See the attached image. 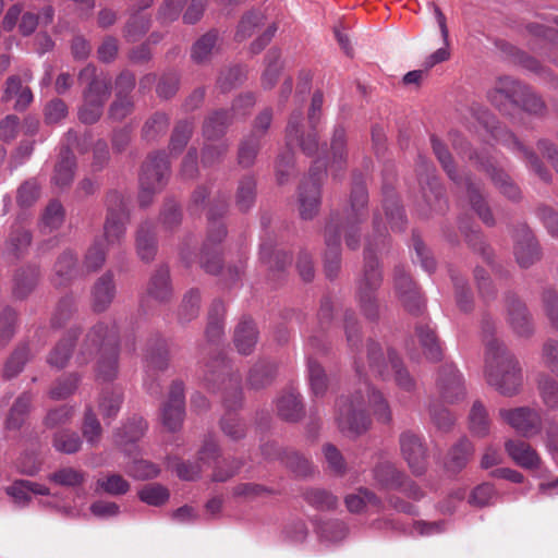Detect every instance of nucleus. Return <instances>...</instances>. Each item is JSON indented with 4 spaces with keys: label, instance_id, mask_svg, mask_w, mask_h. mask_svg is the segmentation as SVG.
Masks as SVG:
<instances>
[{
    "label": "nucleus",
    "instance_id": "f257e3e1",
    "mask_svg": "<svg viewBox=\"0 0 558 558\" xmlns=\"http://www.w3.org/2000/svg\"><path fill=\"white\" fill-rule=\"evenodd\" d=\"M365 396L378 422L388 424L391 421L388 401L380 391L364 381L352 396H342L336 402L335 421L338 429L345 437L356 438L371 427L372 421L364 409Z\"/></svg>",
    "mask_w": 558,
    "mask_h": 558
},
{
    "label": "nucleus",
    "instance_id": "f03ea898",
    "mask_svg": "<svg viewBox=\"0 0 558 558\" xmlns=\"http://www.w3.org/2000/svg\"><path fill=\"white\" fill-rule=\"evenodd\" d=\"M388 230L381 221L379 211L373 216V233L366 238L362 276L357 281L356 299L364 316L371 320L379 317L377 291L383 281L378 259L374 253L388 243Z\"/></svg>",
    "mask_w": 558,
    "mask_h": 558
},
{
    "label": "nucleus",
    "instance_id": "7ed1b4c3",
    "mask_svg": "<svg viewBox=\"0 0 558 558\" xmlns=\"http://www.w3.org/2000/svg\"><path fill=\"white\" fill-rule=\"evenodd\" d=\"M98 353L96 376L104 381L118 374L119 330L114 323L99 322L85 335L77 353V362L87 364Z\"/></svg>",
    "mask_w": 558,
    "mask_h": 558
},
{
    "label": "nucleus",
    "instance_id": "20e7f679",
    "mask_svg": "<svg viewBox=\"0 0 558 558\" xmlns=\"http://www.w3.org/2000/svg\"><path fill=\"white\" fill-rule=\"evenodd\" d=\"M487 383L504 396L517 395L522 386V373L518 360L508 352L499 339L487 341Z\"/></svg>",
    "mask_w": 558,
    "mask_h": 558
},
{
    "label": "nucleus",
    "instance_id": "39448f33",
    "mask_svg": "<svg viewBox=\"0 0 558 558\" xmlns=\"http://www.w3.org/2000/svg\"><path fill=\"white\" fill-rule=\"evenodd\" d=\"M227 235L225 225L216 217L214 209L208 213V232L203 244L199 264L209 275L220 276L226 286H232L240 280L244 271V262L239 260L234 265H229L226 269L221 265L220 244Z\"/></svg>",
    "mask_w": 558,
    "mask_h": 558
},
{
    "label": "nucleus",
    "instance_id": "423d86ee",
    "mask_svg": "<svg viewBox=\"0 0 558 558\" xmlns=\"http://www.w3.org/2000/svg\"><path fill=\"white\" fill-rule=\"evenodd\" d=\"M368 217V193L362 179L354 174L348 204L342 209V218H331L327 225L337 226L343 232L348 248L356 251L361 244V225Z\"/></svg>",
    "mask_w": 558,
    "mask_h": 558
},
{
    "label": "nucleus",
    "instance_id": "0eeeda50",
    "mask_svg": "<svg viewBox=\"0 0 558 558\" xmlns=\"http://www.w3.org/2000/svg\"><path fill=\"white\" fill-rule=\"evenodd\" d=\"M430 143L434 155L448 178L458 186L465 187L472 208L486 226L493 227L495 219L481 193L480 184L474 182L470 175L462 177L458 173L451 153L438 137L432 136Z\"/></svg>",
    "mask_w": 558,
    "mask_h": 558
},
{
    "label": "nucleus",
    "instance_id": "6e6552de",
    "mask_svg": "<svg viewBox=\"0 0 558 558\" xmlns=\"http://www.w3.org/2000/svg\"><path fill=\"white\" fill-rule=\"evenodd\" d=\"M367 359L369 368L381 379L392 378L397 387L405 392H413L416 381L404 367L403 362L393 350L385 355L381 347L373 340L367 342Z\"/></svg>",
    "mask_w": 558,
    "mask_h": 558
},
{
    "label": "nucleus",
    "instance_id": "1a4fd4ad",
    "mask_svg": "<svg viewBox=\"0 0 558 558\" xmlns=\"http://www.w3.org/2000/svg\"><path fill=\"white\" fill-rule=\"evenodd\" d=\"M203 380L208 388L216 390L223 386L226 391L225 405L233 410L242 400L241 378L230 374V366L225 356L217 354L205 364Z\"/></svg>",
    "mask_w": 558,
    "mask_h": 558
},
{
    "label": "nucleus",
    "instance_id": "9d476101",
    "mask_svg": "<svg viewBox=\"0 0 558 558\" xmlns=\"http://www.w3.org/2000/svg\"><path fill=\"white\" fill-rule=\"evenodd\" d=\"M170 162L165 151L150 154L142 166L140 174L138 202L141 207H148L153 196L159 193L168 182Z\"/></svg>",
    "mask_w": 558,
    "mask_h": 558
},
{
    "label": "nucleus",
    "instance_id": "9b49d317",
    "mask_svg": "<svg viewBox=\"0 0 558 558\" xmlns=\"http://www.w3.org/2000/svg\"><path fill=\"white\" fill-rule=\"evenodd\" d=\"M170 365V350L166 339L154 336L148 339L144 351V386L153 396H159L161 385L158 375L166 372Z\"/></svg>",
    "mask_w": 558,
    "mask_h": 558
},
{
    "label": "nucleus",
    "instance_id": "f8f14e48",
    "mask_svg": "<svg viewBox=\"0 0 558 558\" xmlns=\"http://www.w3.org/2000/svg\"><path fill=\"white\" fill-rule=\"evenodd\" d=\"M326 175V162L317 159L313 162L308 177L302 181L298 192L300 216L304 220L313 219L322 203V183Z\"/></svg>",
    "mask_w": 558,
    "mask_h": 558
},
{
    "label": "nucleus",
    "instance_id": "ddd939ff",
    "mask_svg": "<svg viewBox=\"0 0 558 558\" xmlns=\"http://www.w3.org/2000/svg\"><path fill=\"white\" fill-rule=\"evenodd\" d=\"M106 219L104 223V238L107 245L120 246L126 234L130 213L124 197L117 191L108 193L106 198Z\"/></svg>",
    "mask_w": 558,
    "mask_h": 558
},
{
    "label": "nucleus",
    "instance_id": "4468645a",
    "mask_svg": "<svg viewBox=\"0 0 558 558\" xmlns=\"http://www.w3.org/2000/svg\"><path fill=\"white\" fill-rule=\"evenodd\" d=\"M185 416L184 384L173 380L167 400L160 407V422L170 433L181 429Z\"/></svg>",
    "mask_w": 558,
    "mask_h": 558
},
{
    "label": "nucleus",
    "instance_id": "2eb2a0df",
    "mask_svg": "<svg viewBox=\"0 0 558 558\" xmlns=\"http://www.w3.org/2000/svg\"><path fill=\"white\" fill-rule=\"evenodd\" d=\"M78 82L85 85L83 89L84 100H95L106 104L111 94V78L89 63L83 68L77 76Z\"/></svg>",
    "mask_w": 558,
    "mask_h": 558
},
{
    "label": "nucleus",
    "instance_id": "dca6fc26",
    "mask_svg": "<svg viewBox=\"0 0 558 558\" xmlns=\"http://www.w3.org/2000/svg\"><path fill=\"white\" fill-rule=\"evenodd\" d=\"M400 450L412 473L421 475L427 466V448L422 437L411 430H404L399 437Z\"/></svg>",
    "mask_w": 558,
    "mask_h": 558
},
{
    "label": "nucleus",
    "instance_id": "f3484780",
    "mask_svg": "<svg viewBox=\"0 0 558 558\" xmlns=\"http://www.w3.org/2000/svg\"><path fill=\"white\" fill-rule=\"evenodd\" d=\"M393 283L396 294L404 308L412 315L421 314L425 307V302L417 287L403 267L397 266L395 268Z\"/></svg>",
    "mask_w": 558,
    "mask_h": 558
},
{
    "label": "nucleus",
    "instance_id": "a211bd4d",
    "mask_svg": "<svg viewBox=\"0 0 558 558\" xmlns=\"http://www.w3.org/2000/svg\"><path fill=\"white\" fill-rule=\"evenodd\" d=\"M500 417L523 436H533L539 433L542 417L537 410L529 407L515 409H500Z\"/></svg>",
    "mask_w": 558,
    "mask_h": 558
},
{
    "label": "nucleus",
    "instance_id": "6ab92c4d",
    "mask_svg": "<svg viewBox=\"0 0 558 558\" xmlns=\"http://www.w3.org/2000/svg\"><path fill=\"white\" fill-rule=\"evenodd\" d=\"M514 256L518 264L527 268L541 258V248L531 229L522 223L517 226L514 233Z\"/></svg>",
    "mask_w": 558,
    "mask_h": 558
},
{
    "label": "nucleus",
    "instance_id": "aec40b11",
    "mask_svg": "<svg viewBox=\"0 0 558 558\" xmlns=\"http://www.w3.org/2000/svg\"><path fill=\"white\" fill-rule=\"evenodd\" d=\"M436 387L440 398L447 403L459 401L465 395L462 376L452 364H444L439 368Z\"/></svg>",
    "mask_w": 558,
    "mask_h": 558
},
{
    "label": "nucleus",
    "instance_id": "412c9836",
    "mask_svg": "<svg viewBox=\"0 0 558 558\" xmlns=\"http://www.w3.org/2000/svg\"><path fill=\"white\" fill-rule=\"evenodd\" d=\"M329 170L335 179H340L348 166L349 149L347 129L342 124L335 125L330 136Z\"/></svg>",
    "mask_w": 558,
    "mask_h": 558
},
{
    "label": "nucleus",
    "instance_id": "4be33fe9",
    "mask_svg": "<svg viewBox=\"0 0 558 558\" xmlns=\"http://www.w3.org/2000/svg\"><path fill=\"white\" fill-rule=\"evenodd\" d=\"M507 320L512 331L521 338H530L534 333L532 317L525 304L514 294L506 296Z\"/></svg>",
    "mask_w": 558,
    "mask_h": 558
},
{
    "label": "nucleus",
    "instance_id": "5701e85b",
    "mask_svg": "<svg viewBox=\"0 0 558 558\" xmlns=\"http://www.w3.org/2000/svg\"><path fill=\"white\" fill-rule=\"evenodd\" d=\"M525 87L526 85L510 76L499 77L495 88L488 93V98L500 111L507 112L508 104L520 102Z\"/></svg>",
    "mask_w": 558,
    "mask_h": 558
},
{
    "label": "nucleus",
    "instance_id": "b1692460",
    "mask_svg": "<svg viewBox=\"0 0 558 558\" xmlns=\"http://www.w3.org/2000/svg\"><path fill=\"white\" fill-rule=\"evenodd\" d=\"M417 166L427 174L426 186H422L423 197L429 208L435 213H442L447 207L444 198L445 189L437 177L429 175V171L434 172V166L423 156H418Z\"/></svg>",
    "mask_w": 558,
    "mask_h": 558
},
{
    "label": "nucleus",
    "instance_id": "393cba45",
    "mask_svg": "<svg viewBox=\"0 0 558 558\" xmlns=\"http://www.w3.org/2000/svg\"><path fill=\"white\" fill-rule=\"evenodd\" d=\"M302 112L294 111L291 113L286 128V142L290 147L298 144L302 151L307 156H314L318 150V136L313 130L304 135L301 130Z\"/></svg>",
    "mask_w": 558,
    "mask_h": 558
},
{
    "label": "nucleus",
    "instance_id": "a878e982",
    "mask_svg": "<svg viewBox=\"0 0 558 558\" xmlns=\"http://www.w3.org/2000/svg\"><path fill=\"white\" fill-rule=\"evenodd\" d=\"M324 271L328 279L338 277L341 269V246L337 226L326 225L325 227Z\"/></svg>",
    "mask_w": 558,
    "mask_h": 558
},
{
    "label": "nucleus",
    "instance_id": "bb28decb",
    "mask_svg": "<svg viewBox=\"0 0 558 558\" xmlns=\"http://www.w3.org/2000/svg\"><path fill=\"white\" fill-rule=\"evenodd\" d=\"M81 331L80 326H73L64 333L47 355V363L50 367L62 369L66 366L72 356L74 343L81 335Z\"/></svg>",
    "mask_w": 558,
    "mask_h": 558
},
{
    "label": "nucleus",
    "instance_id": "cd10ccee",
    "mask_svg": "<svg viewBox=\"0 0 558 558\" xmlns=\"http://www.w3.org/2000/svg\"><path fill=\"white\" fill-rule=\"evenodd\" d=\"M276 410L281 420L291 423L299 422L305 414L302 396L292 389L283 391L278 397Z\"/></svg>",
    "mask_w": 558,
    "mask_h": 558
},
{
    "label": "nucleus",
    "instance_id": "c85d7f7f",
    "mask_svg": "<svg viewBox=\"0 0 558 558\" xmlns=\"http://www.w3.org/2000/svg\"><path fill=\"white\" fill-rule=\"evenodd\" d=\"M135 247L138 257L146 263L151 262L157 253L158 244L155 226L151 221H143L135 233Z\"/></svg>",
    "mask_w": 558,
    "mask_h": 558
},
{
    "label": "nucleus",
    "instance_id": "c756f323",
    "mask_svg": "<svg viewBox=\"0 0 558 558\" xmlns=\"http://www.w3.org/2000/svg\"><path fill=\"white\" fill-rule=\"evenodd\" d=\"M35 395L31 391L22 392L11 405L7 418L4 421V428L8 430H19L28 414L33 409V401Z\"/></svg>",
    "mask_w": 558,
    "mask_h": 558
},
{
    "label": "nucleus",
    "instance_id": "7c9ffc66",
    "mask_svg": "<svg viewBox=\"0 0 558 558\" xmlns=\"http://www.w3.org/2000/svg\"><path fill=\"white\" fill-rule=\"evenodd\" d=\"M116 295V284L110 271L97 279L92 290V306L94 312L102 313L112 303Z\"/></svg>",
    "mask_w": 558,
    "mask_h": 558
},
{
    "label": "nucleus",
    "instance_id": "2f4dec72",
    "mask_svg": "<svg viewBox=\"0 0 558 558\" xmlns=\"http://www.w3.org/2000/svg\"><path fill=\"white\" fill-rule=\"evenodd\" d=\"M12 98L16 99L14 104V109L16 111L26 110L34 99L31 88L23 86L21 77L17 75H11L7 78L1 100L3 102H8Z\"/></svg>",
    "mask_w": 558,
    "mask_h": 558
},
{
    "label": "nucleus",
    "instance_id": "473e14b6",
    "mask_svg": "<svg viewBox=\"0 0 558 558\" xmlns=\"http://www.w3.org/2000/svg\"><path fill=\"white\" fill-rule=\"evenodd\" d=\"M473 454V444L466 437H461L449 449L445 466L449 472L458 473L466 466Z\"/></svg>",
    "mask_w": 558,
    "mask_h": 558
},
{
    "label": "nucleus",
    "instance_id": "72a5a7b5",
    "mask_svg": "<svg viewBox=\"0 0 558 558\" xmlns=\"http://www.w3.org/2000/svg\"><path fill=\"white\" fill-rule=\"evenodd\" d=\"M505 449L509 457L520 466L525 469H536L539 465L537 452L525 441L507 440Z\"/></svg>",
    "mask_w": 558,
    "mask_h": 558
},
{
    "label": "nucleus",
    "instance_id": "f704fd0d",
    "mask_svg": "<svg viewBox=\"0 0 558 558\" xmlns=\"http://www.w3.org/2000/svg\"><path fill=\"white\" fill-rule=\"evenodd\" d=\"M5 492L22 507L31 501L32 495L48 496L50 494L47 486L26 480L15 481L7 487Z\"/></svg>",
    "mask_w": 558,
    "mask_h": 558
},
{
    "label": "nucleus",
    "instance_id": "c9c22d12",
    "mask_svg": "<svg viewBox=\"0 0 558 558\" xmlns=\"http://www.w3.org/2000/svg\"><path fill=\"white\" fill-rule=\"evenodd\" d=\"M502 138L501 141L505 142L506 145H508L511 149L519 151L522 157L527 161L531 169L545 182H548L550 179V173L547 171V169L542 165L538 157L535 155L534 151L530 150L525 146H523L522 143L519 142V140L515 137V135L509 131H501Z\"/></svg>",
    "mask_w": 558,
    "mask_h": 558
},
{
    "label": "nucleus",
    "instance_id": "e433bc0d",
    "mask_svg": "<svg viewBox=\"0 0 558 558\" xmlns=\"http://www.w3.org/2000/svg\"><path fill=\"white\" fill-rule=\"evenodd\" d=\"M233 121L230 111L219 109L210 112L203 122V135L208 141L218 140L225 135Z\"/></svg>",
    "mask_w": 558,
    "mask_h": 558
},
{
    "label": "nucleus",
    "instance_id": "4c0bfd02",
    "mask_svg": "<svg viewBox=\"0 0 558 558\" xmlns=\"http://www.w3.org/2000/svg\"><path fill=\"white\" fill-rule=\"evenodd\" d=\"M40 272L36 266H26L17 269L13 278V295L20 300L27 298L36 288Z\"/></svg>",
    "mask_w": 558,
    "mask_h": 558
},
{
    "label": "nucleus",
    "instance_id": "58836bf2",
    "mask_svg": "<svg viewBox=\"0 0 558 558\" xmlns=\"http://www.w3.org/2000/svg\"><path fill=\"white\" fill-rule=\"evenodd\" d=\"M75 169L76 158L73 151L61 149L51 178L52 183L61 189L69 186L74 179Z\"/></svg>",
    "mask_w": 558,
    "mask_h": 558
},
{
    "label": "nucleus",
    "instance_id": "ea45409f",
    "mask_svg": "<svg viewBox=\"0 0 558 558\" xmlns=\"http://www.w3.org/2000/svg\"><path fill=\"white\" fill-rule=\"evenodd\" d=\"M258 331L255 323L250 318H243L234 330L233 341L241 354H251L257 343Z\"/></svg>",
    "mask_w": 558,
    "mask_h": 558
},
{
    "label": "nucleus",
    "instance_id": "a19ab883",
    "mask_svg": "<svg viewBox=\"0 0 558 558\" xmlns=\"http://www.w3.org/2000/svg\"><path fill=\"white\" fill-rule=\"evenodd\" d=\"M373 476L377 485L384 489H399L404 484V473L388 461L376 464L373 469Z\"/></svg>",
    "mask_w": 558,
    "mask_h": 558
},
{
    "label": "nucleus",
    "instance_id": "79ce46f5",
    "mask_svg": "<svg viewBox=\"0 0 558 558\" xmlns=\"http://www.w3.org/2000/svg\"><path fill=\"white\" fill-rule=\"evenodd\" d=\"M65 220V209L60 201L51 199L43 209L38 228L43 233H51L62 227Z\"/></svg>",
    "mask_w": 558,
    "mask_h": 558
},
{
    "label": "nucleus",
    "instance_id": "37998d69",
    "mask_svg": "<svg viewBox=\"0 0 558 558\" xmlns=\"http://www.w3.org/2000/svg\"><path fill=\"white\" fill-rule=\"evenodd\" d=\"M147 293L154 300L165 303L168 302L172 296V287L170 283V274L167 266H160L153 274L148 287Z\"/></svg>",
    "mask_w": 558,
    "mask_h": 558
},
{
    "label": "nucleus",
    "instance_id": "c03bdc74",
    "mask_svg": "<svg viewBox=\"0 0 558 558\" xmlns=\"http://www.w3.org/2000/svg\"><path fill=\"white\" fill-rule=\"evenodd\" d=\"M259 256L272 272H282L291 264V256L282 250H277L271 240L262 243Z\"/></svg>",
    "mask_w": 558,
    "mask_h": 558
},
{
    "label": "nucleus",
    "instance_id": "a18cd8bd",
    "mask_svg": "<svg viewBox=\"0 0 558 558\" xmlns=\"http://www.w3.org/2000/svg\"><path fill=\"white\" fill-rule=\"evenodd\" d=\"M383 209L391 230L395 232L403 231L407 225V217L391 190L384 191Z\"/></svg>",
    "mask_w": 558,
    "mask_h": 558
},
{
    "label": "nucleus",
    "instance_id": "49530a36",
    "mask_svg": "<svg viewBox=\"0 0 558 558\" xmlns=\"http://www.w3.org/2000/svg\"><path fill=\"white\" fill-rule=\"evenodd\" d=\"M151 26L148 15L138 12H129V17L123 26L122 35L128 43H136L146 35Z\"/></svg>",
    "mask_w": 558,
    "mask_h": 558
},
{
    "label": "nucleus",
    "instance_id": "de8ad7c7",
    "mask_svg": "<svg viewBox=\"0 0 558 558\" xmlns=\"http://www.w3.org/2000/svg\"><path fill=\"white\" fill-rule=\"evenodd\" d=\"M32 239L31 231L19 222H15L12 225L7 240V250L14 257L20 258L27 252Z\"/></svg>",
    "mask_w": 558,
    "mask_h": 558
},
{
    "label": "nucleus",
    "instance_id": "09e8293b",
    "mask_svg": "<svg viewBox=\"0 0 558 558\" xmlns=\"http://www.w3.org/2000/svg\"><path fill=\"white\" fill-rule=\"evenodd\" d=\"M147 423L138 416H134L123 425V427L116 435V442L126 451L128 445L135 444L145 434Z\"/></svg>",
    "mask_w": 558,
    "mask_h": 558
},
{
    "label": "nucleus",
    "instance_id": "8fccbe9b",
    "mask_svg": "<svg viewBox=\"0 0 558 558\" xmlns=\"http://www.w3.org/2000/svg\"><path fill=\"white\" fill-rule=\"evenodd\" d=\"M218 33L214 29L199 37L191 48V59L196 64H204L211 59L217 47Z\"/></svg>",
    "mask_w": 558,
    "mask_h": 558
},
{
    "label": "nucleus",
    "instance_id": "3c124183",
    "mask_svg": "<svg viewBox=\"0 0 558 558\" xmlns=\"http://www.w3.org/2000/svg\"><path fill=\"white\" fill-rule=\"evenodd\" d=\"M77 257L72 251H64L59 255L53 266L52 282L60 287L66 284L73 277Z\"/></svg>",
    "mask_w": 558,
    "mask_h": 558
},
{
    "label": "nucleus",
    "instance_id": "603ef678",
    "mask_svg": "<svg viewBox=\"0 0 558 558\" xmlns=\"http://www.w3.org/2000/svg\"><path fill=\"white\" fill-rule=\"evenodd\" d=\"M276 376V365L268 361H258L248 372L247 384L253 389L269 386Z\"/></svg>",
    "mask_w": 558,
    "mask_h": 558
},
{
    "label": "nucleus",
    "instance_id": "864d4df0",
    "mask_svg": "<svg viewBox=\"0 0 558 558\" xmlns=\"http://www.w3.org/2000/svg\"><path fill=\"white\" fill-rule=\"evenodd\" d=\"M481 167L490 175L496 187L509 199L515 201L520 197V190L510 177L489 162H481Z\"/></svg>",
    "mask_w": 558,
    "mask_h": 558
},
{
    "label": "nucleus",
    "instance_id": "5fc2aeb1",
    "mask_svg": "<svg viewBox=\"0 0 558 558\" xmlns=\"http://www.w3.org/2000/svg\"><path fill=\"white\" fill-rule=\"evenodd\" d=\"M33 354L28 344H20L8 357L3 367V377L5 379H12L16 377L31 361Z\"/></svg>",
    "mask_w": 558,
    "mask_h": 558
},
{
    "label": "nucleus",
    "instance_id": "6e6d98bb",
    "mask_svg": "<svg viewBox=\"0 0 558 558\" xmlns=\"http://www.w3.org/2000/svg\"><path fill=\"white\" fill-rule=\"evenodd\" d=\"M194 131V123L192 120H180L175 123L169 142V150L171 154L179 155L183 151L190 142Z\"/></svg>",
    "mask_w": 558,
    "mask_h": 558
},
{
    "label": "nucleus",
    "instance_id": "4d7b16f0",
    "mask_svg": "<svg viewBox=\"0 0 558 558\" xmlns=\"http://www.w3.org/2000/svg\"><path fill=\"white\" fill-rule=\"evenodd\" d=\"M170 118L166 112L157 111L153 113L142 126V137L145 141H156L168 131Z\"/></svg>",
    "mask_w": 558,
    "mask_h": 558
},
{
    "label": "nucleus",
    "instance_id": "13d9d810",
    "mask_svg": "<svg viewBox=\"0 0 558 558\" xmlns=\"http://www.w3.org/2000/svg\"><path fill=\"white\" fill-rule=\"evenodd\" d=\"M256 199V180L253 175L243 177L238 184L235 205L240 211H247Z\"/></svg>",
    "mask_w": 558,
    "mask_h": 558
},
{
    "label": "nucleus",
    "instance_id": "bf43d9fd",
    "mask_svg": "<svg viewBox=\"0 0 558 558\" xmlns=\"http://www.w3.org/2000/svg\"><path fill=\"white\" fill-rule=\"evenodd\" d=\"M81 436L70 429H61L53 434L52 446L56 451L64 454H74L82 447Z\"/></svg>",
    "mask_w": 558,
    "mask_h": 558
},
{
    "label": "nucleus",
    "instance_id": "052dcab7",
    "mask_svg": "<svg viewBox=\"0 0 558 558\" xmlns=\"http://www.w3.org/2000/svg\"><path fill=\"white\" fill-rule=\"evenodd\" d=\"M130 483L118 473H108L96 482V490L110 496H122L130 490Z\"/></svg>",
    "mask_w": 558,
    "mask_h": 558
},
{
    "label": "nucleus",
    "instance_id": "680f3d73",
    "mask_svg": "<svg viewBox=\"0 0 558 558\" xmlns=\"http://www.w3.org/2000/svg\"><path fill=\"white\" fill-rule=\"evenodd\" d=\"M81 381V377L76 373H70L57 379L48 391L51 400H64L72 396Z\"/></svg>",
    "mask_w": 558,
    "mask_h": 558
},
{
    "label": "nucleus",
    "instance_id": "e2e57ef3",
    "mask_svg": "<svg viewBox=\"0 0 558 558\" xmlns=\"http://www.w3.org/2000/svg\"><path fill=\"white\" fill-rule=\"evenodd\" d=\"M76 313V302L73 295H65L59 300L51 316V327L63 328Z\"/></svg>",
    "mask_w": 558,
    "mask_h": 558
},
{
    "label": "nucleus",
    "instance_id": "0e129e2a",
    "mask_svg": "<svg viewBox=\"0 0 558 558\" xmlns=\"http://www.w3.org/2000/svg\"><path fill=\"white\" fill-rule=\"evenodd\" d=\"M416 333L425 356L430 361L440 360L442 351L434 330L428 326L418 325L416 327Z\"/></svg>",
    "mask_w": 558,
    "mask_h": 558
},
{
    "label": "nucleus",
    "instance_id": "69168bd1",
    "mask_svg": "<svg viewBox=\"0 0 558 558\" xmlns=\"http://www.w3.org/2000/svg\"><path fill=\"white\" fill-rule=\"evenodd\" d=\"M17 329V313L10 306L0 311V350L13 339Z\"/></svg>",
    "mask_w": 558,
    "mask_h": 558
},
{
    "label": "nucleus",
    "instance_id": "338daca9",
    "mask_svg": "<svg viewBox=\"0 0 558 558\" xmlns=\"http://www.w3.org/2000/svg\"><path fill=\"white\" fill-rule=\"evenodd\" d=\"M470 429L477 437H485L489 432L488 413L481 401H475L469 414Z\"/></svg>",
    "mask_w": 558,
    "mask_h": 558
},
{
    "label": "nucleus",
    "instance_id": "774afa93",
    "mask_svg": "<svg viewBox=\"0 0 558 558\" xmlns=\"http://www.w3.org/2000/svg\"><path fill=\"white\" fill-rule=\"evenodd\" d=\"M537 388L544 404L550 410L558 411V381L543 374L538 377Z\"/></svg>",
    "mask_w": 558,
    "mask_h": 558
}]
</instances>
